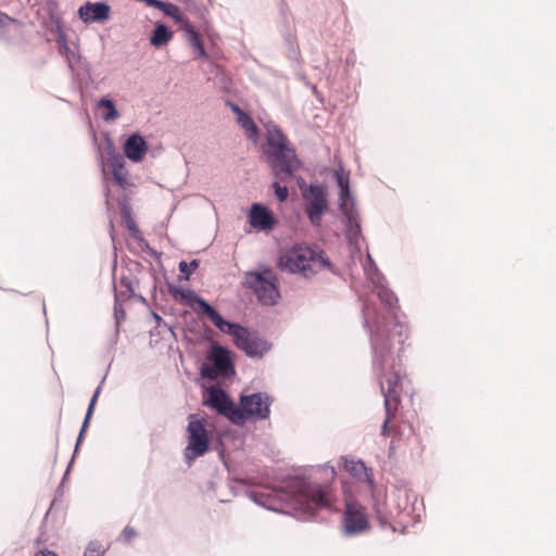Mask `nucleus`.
Here are the masks:
<instances>
[{
    "mask_svg": "<svg viewBox=\"0 0 556 556\" xmlns=\"http://www.w3.org/2000/svg\"><path fill=\"white\" fill-rule=\"evenodd\" d=\"M368 265L365 271L368 278L376 285L378 298L384 304L390 313V317H376L370 320L368 308L364 309V326L369 330L372 351V368L382 371L384 367H392L394 359L392 349L395 343L402 346L407 339V329L404 324L397 319V298L395 294L382 285L383 277L379 273L374 260L367 255ZM401 350V348H399Z\"/></svg>",
    "mask_w": 556,
    "mask_h": 556,
    "instance_id": "nucleus-1",
    "label": "nucleus"
},
{
    "mask_svg": "<svg viewBox=\"0 0 556 556\" xmlns=\"http://www.w3.org/2000/svg\"><path fill=\"white\" fill-rule=\"evenodd\" d=\"M288 492L273 490L271 493L251 492V500L274 511L283 510V502L290 501L295 509L313 515L319 509L333 508V494L328 484L294 478L288 482Z\"/></svg>",
    "mask_w": 556,
    "mask_h": 556,
    "instance_id": "nucleus-2",
    "label": "nucleus"
},
{
    "mask_svg": "<svg viewBox=\"0 0 556 556\" xmlns=\"http://www.w3.org/2000/svg\"><path fill=\"white\" fill-rule=\"evenodd\" d=\"M266 141L268 149L266 151L268 163L274 176L285 180L293 175L300 167V161L296 157L295 150L289 146V141L282 130L273 122L265 124Z\"/></svg>",
    "mask_w": 556,
    "mask_h": 556,
    "instance_id": "nucleus-3",
    "label": "nucleus"
},
{
    "mask_svg": "<svg viewBox=\"0 0 556 556\" xmlns=\"http://www.w3.org/2000/svg\"><path fill=\"white\" fill-rule=\"evenodd\" d=\"M278 266L283 271L300 274L305 278L313 277L324 269L332 271V265L324 251L305 244H298L281 252Z\"/></svg>",
    "mask_w": 556,
    "mask_h": 556,
    "instance_id": "nucleus-4",
    "label": "nucleus"
},
{
    "mask_svg": "<svg viewBox=\"0 0 556 556\" xmlns=\"http://www.w3.org/2000/svg\"><path fill=\"white\" fill-rule=\"evenodd\" d=\"M380 379L381 392L384 397L386 419L382 425L381 434L388 437L390 434L389 422L395 416L400 404V374L395 367H384L382 371L374 370Z\"/></svg>",
    "mask_w": 556,
    "mask_h": 556,
    "instance_id": "nucleus-5",
    "label": "nucleus"
},
{
    "mask_svg": "<svg viewBox=\"0 0 556 556\" xmlns=\"http://www.w3.org/2000/svg\"><path fill=\"white\" fill-rule=\"evenodd\" d=\"M222 332L228 333L233 338L235 344L244 351L249 356H262L269 350V345L257 336L251 334L247 328L222 318L216 325Z\"/></svg>",
    "mask_w": 556,
    "mask_h": 556,
    "instance_id": "nucleus-6",
    "label": "nucleus"
},
{
    "mask_svg": "<svg viewBox=\"0 0 556 556\" xmlns=\"http://www.w3.org/2000/svg\"><path fill=\"white\" fill-rule=\"evenodd\" d=\"M245 283L254 290L260 302L265 305H275L280 296L278 278L271 269L266 268L258 273H248Z\"/></svg>",
    "mask_w": 556,
    "mask_h": 556,
    "instance_id": "nucleus-7",
    "label": "nucleus"
},
{
    "mask_svg": "<svg viewBox=\"0 0 556 556\" xmlns=\"http://www.w3.org/2000/svg\"><path fill=\"white\" fill-rule=\"evenodd\" d=\"M187 434L188 444L184 451V455L186 460L190 464L208 451L210 438L205 428V419H200L197 415L191 414L189 416Z\"/></svg>",
    "mask_w": 556,
    "mask_h": 556,
    "instance_id": "nucleus-8",
    "label": "nucleus"
},
{
    "mask_svg": "<svg viewBox=\"0 0 556 556\" xmlns=\"http://www.w3.org/2000/svg\"><path fill=\"white\" fill-rule=\"evenodd\" d=\"M204 403L226 416L233 424H244L243 412L228 397L223 389L211 387L207 390V396Z\"/></svg>",
    "mask_w": 556,
    "mask_h": 556,
    "instance_id": "nucleus-9",
    "label": "nucleus"
},
{
    "mask_svg": "<svg viewBox=\"0 0 556 556\" xmlns=\"http://www.w3.org/2000/svg\"><path fill=\"white\" fill-rule=\"evenodd\" d=\"M305 213L314 226H320L323 215L328 211L327 191L320 185H311L303 191Z\"/></svg>",
    "mask_w": 556,
    "mask_h": 556,
    "instance_id": "nucleus-10",
    "label": "nucleus"
},
{
    "mask_svg": "<svg viewBox=\"0 0 556 556\" xmlns=\"http://www.w3.org/2000/svg\"><path fill=\"white\" fill-rule=\"evenodd\" d=\"M369 528V520L364 506L354 501H346L342 517V533L354 536Z\"/></svg>",
    "mask_w": 556,
    "mask_h": 556,
    "instance_id": "nucleus-11",
    "label": "nucleus"
},
{
    "mask_svg": "<svg viewBox=\"0 0 556 556\" xmlns=\"http://www.w3.org/2000/svg\"><path fill=\"white\" fill-rule=\"evenodd\" d=\"M270 399L267 394L257 392L251 395L240 397L241 412H243L244 421L247 419L262 420L268 418L270 414Z\"/></svg>",
    "mask_w": 556,
    "mask_h": 556,
    "instance_id": "nucleus-12",
    "label": "nucleus"
},
{
    "mask_svg": "<svg viewBox=\"0 0 556 556\" xmlns=\"http://www.w3.org/2000/svg\"><path fill=\"white\" fill-rule=\"evenodd\" d=\"M173 295L182 304L188 305L194 311H199L203 315L207 316L215 327L220 323L223 318L222 315L193 290L175 289L173 291Z\"/></svg>",
    "mask_w": 556,
    "mask_h": 556,
    "instance_id": "nucleus-13",
    "label": "nucleus"
},
{
    "mask_svg": "<svg viewBox=\"0 0 556 556\" xmlns=\"http://www.w3.org/2000/svg\"><path fill=\"white\" fill-rule=\"evenodd\" d=\"M213 366L202 368V376L216 379L219 375H228L232 370V364L228 350L220 345H213L212 356Z\"/></svg>",
    "mask_w": 556,
    "mask_h": 556,
    "instance_id": "nucleus-14",
    "label": "nucleus"
},
{
    "mask_svg": "<svg viewBox=\"0 0 556 556\" xmlns=\"http://www.w3.org/2000/svg\"><path fill=\"white\" fill-rule=\"evenodd\" d=\"M77 13L85 24L104 23L111 17V7L104 1H88L79 7Z\"/></svg>",
    "mask_w": 556,
    "mask_h": 556,
    "instance_id": "nucleus-15",
    "label": "nucleus"
},
{
    "mask_svg": "<svg viewBox=\"0 0 556 556\" xmlns=\"http://www.w3.org/2000/svg\"><path fill=\"white\" fill-rule=\"evenodd\" d=\"M250 225L257 230H271L276 225L273 213L264 205L254 203L249 214Z\"/></svg>",
    "mask_w": 556,
    "mask_h": 556,
    "instance_id": "nucleus-16",
    "label": "nucleus"
},
{
    "mask_svg": "<svg viewBox=\"0 0 556 556\" xmlns=\"http://www.w3.org/2000/svg\"><path fill=\"white\" fill-rule=\"evenodd\" d=\"M148 151V144L139 134L130 135L124 144L125 155L132 162H141Z\"/></svg>",
    "mask_w": 556,
    "mask_h": 556,
    "instance_id": "nucleus-17",
    "label": "nucleus"
},
{
    "mask_svg": "<svg viewBox=\"0 0 556 556\" xmlns=\"http://www.w3.org/2000/svg\"><path fill=\"white\" fill-rule=\"evenodd\" d=\"M333 176L340 188L339 194V208L345 210L348 205L355 204L354 198L350 190V175L346 173L342 165L334 170Z\"/></svg>",
    "mask_w": 556,
    "mask_h": 556,
    "instance_id": "nucleus-18",
    "label": "nucleus"
},
{
    "mask_svg": "<svg viewBox=\"0 0 556 556\" xmlns=\"http://www.w3.org/2000/svg\"><path fill=\"white\" fill-rule=\"evenodd\" d=\"M348 219L346 235L351 241L356 240L361 233L359 215L355 204L348 205L345 210H340Z\"/></svg>",
    "mask_w": 556,
    "mask_h": 556,
    "instance_id": "nucleus-19",
    "label": "nucleus"
},
{
    "mask_svg": "<svg viewBox=\"0 0 556 556\" xmlns=\"http://www.w3.org/2000/svg\"><path fill=\"white\" fill-rule=\"evenodd\" d=\"M345 470L359 481L372 483L371 473L362 460L343 458Z\"/></svg>",
    "mask_w": 556,
    "mask_h": 556,
    "instance_id": "nucleus-20",
    "label": "nucleus"
},
{
    "mask_svg": "<svg viewBox=\"0 0 556 556\" xmlns=\"http://www.w3.org/2000/svg\"><path fill=\"white\" fill-rule=\"evenodd\" d=\"M110 164L112 166V174L115 182L122 187L126 188L128 184V173L125 168V161L122 155H113L110 159Z\"/></svg>",
    "mask_w": 556,
    "mask_h": 556,
    "instance_id": "nucleus-21",
    "label": "nucleus"
},
{
    "mask_svg": "<svg viewBox=\"0 0 556 556\" xmlns=\"http://www.w3.org/2000/svg\"><path fill=\"white\" fill-rule=\"evenodd\" d=\"M56 43H58L59 53L61 55L65 56V59L68 63V66L71 68H73V63L78 61L79 55L75 50H73L70 47V45L67 42L66 35L61 28H59V30H58Z\"/></svg>",
    "mask_w": 556,
    "mask_h": 556,
    "instance_id": "nucleus-22",
    "label": "nucleus"
},
{
    "mask_svg": "<svg viewBox=\"0 0 556 556\" xmlns=\"http://www.w3.org/2000/svg\"><path fill=\"white\" fill-rule=\"evenodd\" d=\"M188 42L192 47L197 58H204L206 55L205 48L203 46L200 34L191 25V23H185V30Z\"/></svg>",
    "mask_w": 556,
    "mask_h": 556,
    "instance_id": "nucleus-23",
    "label": "nucleus"
},
{
    "mask_svg": "<svg viewBox=\"0 0 556 556\" xmlns=\"http://www.w3.org/2000/svg\"><path fill=\"white\" fill-rule=\"evenodd\" d=\"M161 11L172 17L175 22L179 23L180 29L185 30V23H190L189 20L182 14L178 5L172 2H164Z\"/></svg>",
    "mask_w": 556,
    "mask_h": 556,
    "instance_id": "nucleus-24",
    "label": "nucleus"
},
{
    "mask_svg": "<svg viewBox=\"0 0 556 556\" xmlns=\"http://www.w3.org/2000/svg\"><path fill=\"white\" fill-rule=\"evenodd\" d=\"M97 108L105 110L101 114L102 119L105 121V122L114 121V119L119 117V113L116 110L114 102L111 99H109L108 97H102L97 102Z\"/></svg>",
    "mask_w": 556,
    "mask_h": 556,
    "instance_id": "nucleus-25",
    "label": "nucleus"
},
{
    "mask_svg": "<svg viewBox=\"0 0 556 556\" xmlns=\"http://www.w3.org/2000/svg\"><path fill=\"white\" fill-rule=\"evenodd\" d=\"M241 115L242 116L237 119L238 124L244 129L248 138L256 142L258 139V128L256 124L247 113Z\"/></svg>",
    "mask_w": 556,
    "mask_h": 556,
    "instance_id": "nucleus-26",
    "label": "nucleus"
},
{
    "mask_svg": "<svg viewBox=\"0 0 556 556\" xmlns=\"http://www.w3.org/2000/svg\"><path fill=\"white\" fill-rule=\"evenodd\" d=\"M173 37V34L165 25H157L151 36V43L155 47H161L167 43Z\"/></svg>",
    "mask_w": 556,
    "mask_h": 556,
    "instance_id": "nucleus-27",
    "label": "nucleus"
},
{
    "mask_svg": "<svg viewBox=\"0 0 556 556\" xmlns=\"http://www.w3.org/2000/svg\"><path fill=\"white\" fill-rule=\"evenodd\" d=\"M100 391H101V387H98L93 393V396L91 397V401L89 403V406H88V409H87V413H86V417H85V420L83 422V426H81V429H80V432H79V435L77 438V443H76V448L78 447V445L80 444L83 438H84V433L86 431V429L88 428L89 426V421H90V418L93 414V409H94V406H96V403L98 401V396L100 394Z\"/></svg>",
    "mask_w": 556,
    "mask_h": 556,
    "instance_id": "nucleus-28",
    "label": "nucleus"
},
{
    "mask_svg": "<svg viewBox=\"0 0 556 556\" xmlns=\"http://www.w3.org/2000/svg\"><path fill=\"white\" fill-rule=\"evenodd\" d=\"M199 267V261L192 260L190 263L181 261L179 263V270L188 279L190 275Z\"/></svg>",
    "mask_w": 556,
    "mask_h": 556,
    "instance_id": "nucleus-29",
    "label": "nucleus"
},
{
    "mask_svg": "<svg viewBox=\"0 0 556 556\" xmlns=\"http://www.w3.org/2000/svg\"><path fill=\"white\" fill-rule=\"evenodd\" d=\"M273 188L275 191L276 197L280 202H283L288 198V188L285 186H281L279 182H274Z\"/></svg>",
    "mask_w": 556,
    "mask_h": 556,
    "instance_id": "nucleus-30",
    "label": "nucleus"
},
{
    "mask_svg": "<svg viewBox=\"0 0 556 556\" xmlns=\"http://www.w3.org/2000/svg\"><path fill=\"white\" fill-rule=\"evenodd\" d=\"M84 556H103V552L101 551L100 545L96 543H90L87 549L85 551Z\"/></svg>",
    "mask_w": 556,
    "mask_h": 556,
    "instance_id": "nucleus-31",
    "label": "nucleus"
},
{
    "mask_svg": "<svg viewBox=\"0 0 556 556\" xmlns=\"http://www.w3.org/2000/svg\"><path fill=\"white\" fill-rule=\"evenodd\" d=\"M135 535H136V531L130 527H126L123 531V536L125 538L126 541H129Z\"/></svg>",
    "mask_w": 556,
    "mask_h": 556,
    "instance_id": "nucleus-32",
    "label": "nucleus"
},
{
    "mask_svg": "<svg viewBox=\"0 0 556 556\" xmlns=\"http://www.w3.org/2000/svg\"><path fill=\"white\" fill-rule=\"evenodd\" d=\"M377 515H378L381 526L384 527V526L390 525V519L387 515H382L379 509L377 510Z\"/></svg>",
    "mask_w": 556,
    "mask_h": 556,
    "instance_id": "nucleus-33",
    "label": "nucleus"
},
{
    "mask_svg": "<svg viewBox=\"0 0 556 556\" xmlns=\"http://www.w3.org/2000/svg\"><path fill=\"white\" fill-rule=\"evenodd\" d=\"M149 5L153 7V8H156L159 10L162 9V7L164 5V2L165 1H161V0H144Z\"/></svg>",
    "mask_w": 556,
    "mask_h": 556,
    "instance_id": "nucleus-34",
    "label": "nucleus"
},
{
    "mask_svg": "<svg viewBox=\"0 0 556 556\" xmlns=\"http://www.w3.org/2000/svg\"><path fill=\"white\" fill-rule=\"evenodd\" d=\"M232 112L237 115V119L242 116L241 114H245L238 105L231 104Z\"/></svg>",
    "mask_w": 556,
    "mask_h": 556,
    "instance_id": "nucleus-35",
    "label": "nucleus"
},
{
    "mask_svg": "<svg viewBox=\"0 0 556 556\" xmlns=\"http://www.w3.org/2000/svg\"><path fill=\"white\" fill-rule=\"evenodd\" d=\"M325 470H327V471H328V476H329V478H330V479H334V477H336V471H334V468H333V467H331V466H329V467H328V466H327V467L325 468Z\"/></svg>",
    "mask_w": 556,
    "mask_h": 556,
    "instance_id": "nucleus-36",
    "label": "nucleus"
},
{
    "mask_svg": "<svg viewBox=\"0 0 556 556\" xmlns=\"http://www.w3.org/2000/svg\"><path fill=\"white\" fill-rule=\"evenodd\" d=\"M36 556H58V555L53 552L46 551V552L38 553Z\"/></svg>",
    "mask_w": 556,
    "mask_h": 556,
    "instance_id": "nucleus-37",
    "label": "nucleus"
},
{
    "mask_svg": "<svg viewBox=\"0 0 556 556\" xmlns=\"http://www.w3.org/2000/svg\"><path fill=\"white\" fill-rule=\"evenodd\" d=\"M115 314H116V318L118 319L119 316L124 317L125 316V312L124 311H119L118 307H117V303L115 304Z\"/></svg>",
    "mask_w": 556,
    "mask_h": 556,
    "instance_id": "nucleus-38",
    "label": "nucleus"
},
{
    "mask_svg": "<svg viewBox=\"0 0 556 556\" xmlns=\"http://www.w3.org/2000/svg\"><path fill=\"white\" fill-rule=\"evenodd\" d=\"M154 318H155L156 320H161V317H160L157 314H154Z\"/></svg>",
    "mask_w": 556,
    "mask_h": 556,
    "instance_id": "nucleus-39",
    "label": "nucleus"
}]
</instances>
